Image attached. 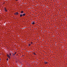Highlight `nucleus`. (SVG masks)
I'll list each match as a JSON object with an SVG mask.
<instances>
[{"label": "nucleus", "mask_w": 67, "mask_h": 67, "mask_svg": "<svg viewBox=\"0 0 67 67\" xmlns=\"http://www.w3.org/2000/svg\"><path fill=\"white\" fill-rule=\"evenodd\" d=\"M7 57H8L9 59L11 58V57L10 56V55H9V54L7 55Z\"/></svg>", "instance_id": "1"}, {"label": "nucleus", "mask_w": 67, "mask_h": 67, "mask_svg": "<svg viewBox=\"0 0 67 67\" xmlns=\"http://www.w3.org/2000/svg\"><path fill=\"white\" fill-rule=\"evenodd\" d=\"M18 12H17V13H15L14 14L15 15H18Z\"/></svg>", "instance_id": "2"}, {"label": "nucleus", "mask_w": 67, "mask_h": 67, "mask_svg": "<svg viewBox=\"0 0 67 67\" xmlns=\"http://www.w3.org/2000/svg\"><path fill=\"white\" fill-rule=\"evenodd\" d=\"M4 10L5 11H6V12L8 11L7 10V9H6V8H5V7L4 8Z\"/></svg>", "instance_id": "3"}, {"label": "nucleus", "mask_w": 67, "mask_h": 67, "mask_svg": "<svg viewBox=\"0 0 67 67\" xmlns=\"http://www.w3.org/2000/svg\"><path fill=\"white\" fill-rule=\"evenodd\" d=\"M44 63L45 64H47V63H47V62L45 61L44 62Z\"/></svg>", "instance_id": "4"}, {"label": "nucleus", "mask_w": 67, "mask_h": 67, "mask_svg": "<svg viewBox=\"0 0 67 67\" xmlns=\"http://www.w3.org/2000/svg\"><path fill=\"white\" fill-rule=\"evenodd\" d=\"M22 16H23V15H22V14H20V17H22Z\"/></svg>", "instance_id": "5"}, {"label": "nucleus", "mask_w": 67, "mask_h": 67, "mask_svg": "<svg viewBox=\"0 0 67 67\" xmlns=\"http://www.w3.org/2000/svg\"><path fill=\"white\" fill-rule=\"evenodd\" d=\"M31 24H33V25L34 24H35V23L33 22H32Z\"/></svg>", "instance_id": "6"}, {"label": "nucleus", "mask_w": 67, "mask_h": 67, "mask_svg": "<svg viewBox=\"0 0 67 67\" xmlns=\"http://www.w3.org/2000/svg\"><path fill=\"white\" fill-rule=\"evenodd\" d=\"M23 15V16H25V14H24Z\"/></svg>", "instance_id": "7"}, {"label": "nucleus", "mask_w": 67, "mask_h": 67, "mask_svg": "<svg viewBox=\"0 0 67 67\" xmlns=\"http://www.w3.org/2000/svg\"><path fill=\"white\" fill-rule=\"evenodd\" d=\"M33 54H34L35 55H36V54L35 53H33Z\"/></svg>", "instance_id": "8"}, {"label": "nucleus", "mask_w": 67, "mask_h": 67, "mask_svg": "<svg viewBox=\"0 0 67 67\" xmlns=\"http://www.w3.org/2000/svg\"><path fill=\"white\" fill-rule=\"evenodd\" d=\"M13 55V56H15V54L14 53H13V54H12Z\"/></svg>", "instance_id": "9"}, {"label": "nucleus", "mask_w": 67, "mask_h": 67, "mask_svg": "<svg viewBox=\"0 0 67 67\" xmlns=\"http://www.w3.org/2000/svg\"><path fill=\"white\" fill-rule=\"evenodd\" d=\"M24 12L23 11H21V13H23Z\"/></svg>", "instance_id": "10"}, {"label": "nucleus", "mask_w": 67, "mask_h": 67, "mask_svg": "<svg viewBox=\"0 0 67 67\" xmlns=\"http://www.w3.org/2000/svg\"><path fill=\"white\" fill-rule=\"evenodd\" d=\"M9 55H10V56H11V54L10 53Z\"/></svg>", "instance_id": "11"}, {"label": "nucleus", "mask_w": 67, "mask_h": 67, "mask_svg": "<svg viewBox=\"0 0 67 67\" xmlns=\"http://www.w3.org/2000/svg\"><path fill=\"white\" fill-rule=\"evenodd\" d=\"M7 60H8V58H7Z\"/></svg>", "instance_id": "12"}, {"label": "nucleus", "mask_w": 67, "mask_h": 67, "mask_svg": "<svg viewBox=\"0 0 67 67\" xmlns=\"http://www.w3.org/2000/svg\"><path fill=\"white\" fill-rule=\"evenodd\" d=\"M31 45V44H29V46H30Z\"/></svg>", "instance_id": "13"}, {"label": "nucleus", "mask_w": 67, "mask_h": 67, "mask_svg": "<svg viewBox=\"0 0 67 67\" xmlns=\"http://www.w3.org/2000/svg\"><path fill=\"white\" fill-rule=\"evenodd\" d=\"M14 54H16V52H15Z\"/></svg>", "instance_id": "14"}, {"label": "nucleus", "mask_w": 67, "mask_h": 67, "mask_svg": "<svg viewBox=\"0 0 67 67\" xmlns=\"http://www.w3.org/2000/svg\"><path fill=\"white\" fill-rule=\"evenodd\" d=\"M31 44H33V42H31Z\"/></svg>", "instance_id": "15"}, {"label": "nucleus", "mask_w": 67, "mask_h": 67, "mask_svg": "<svg viewBox=\"0 0 67 67\" xmlns=\"http://www.w3.org/2000/svg\"><path fill=\"white\" fill-rule=\"evenodd\" d=\"M19 0H16V1H18Z\"/></svg>", "instance_id": "16"}, {"label": "nucleus", "mask_w": 67, "mask_h": 67, "mask_svg": "<svg viewBox=\"0 0 67 67\" xmlns=\"http://www.w3.org/2000/svg\"><path fill=\"white\" fill-rule=\"evenodd\" d=\"M1 60V59H0V61Z\"/></svg>", "instance_id": "17"}]
</instances>
